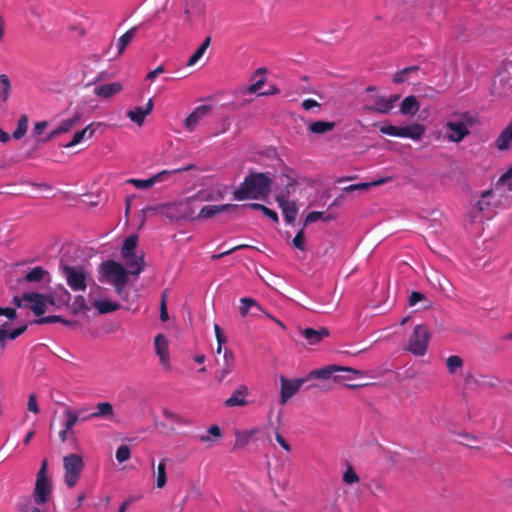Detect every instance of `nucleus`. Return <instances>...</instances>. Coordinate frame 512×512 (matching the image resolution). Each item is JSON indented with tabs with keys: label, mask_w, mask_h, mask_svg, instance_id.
<instances>
[{
	"label": "nucleus",
	"mask_w": 512,
	"mask_h": 512,
	"mask_svg": "<svg viewBox=\"0 0 512 512\" xmlns=\"http://www.w3.org/2000/svg\"><path fill=\"white\" fill-rule=\"evenodd\" d=\"M271 184L272 179L267 174L250 172L234 190L233 197L237 201L266 198L271 192Z\"/></svg>",
	"instance_id": "nucleus-1"
},
{
	"label": "nucleus",
	"mask_w": 512,
	"mask_h": 512,
	"mask_svg": "<svg viewBox=\"0 0 512 512\" xmlns=\"http://www.w3.org/2000/svg\"><path fill=\"white\" fill-rule=\"evenodd\" d=\"M475 124V118L469 112H453L449 115L444 128L446 139L452 143L462 142Z\"/></svg>",
	"instance_id": "nucleus-2"
},
{
	"label": "nucleus",
	"mask_w": 512,
	"mask_h": 512,
	"mask_svg": "<svg viewBox=\"0 0 512 512\" xmlns=\"http://www.w3.org/2000/svg\"><path fill=\"white\" fill-rule=\"evenodd\" d=\"M100 273L102 277H100L99 280H105L111 285L127 284L128 282V271L122 264L114 260H107L102 262L100 265Z\"/></svg>",
	"instance_id": "nucleus-3"
},
{
	"label": "nucleus",
	"mask_w": 512,
	"mask_h": 512,
	"mask_svg": "<svg viewBox=\"0 0 512 512\" xmlns=\"http://www.w3.org/2000/svg\"><path fill=\"white\" fill-rule=\"evenodd\" d=\"M48 461L44 459L36 476V483L33 492L34 502L44 504L48 501L51 492V481L47 477Z\"/></svg>",
	"instance_id": "nucleus-4"
},
{
	"label": "nucleus",
	"mask_w": 512,
	"mask_h": 512,
	"mask_svg": "<svg viewBox=\"0 0 512 512\" xmlns=\"http://www.w3.org/2000/svg\"><path fill=\"white\" fill-rule=\"evenodd\" d=\"M63 467L65 470V484L72 488L78 482L81 471L84 467L83 459L78 454H69L63 458Z\"/></svg>",
	"instance_id": "nucleus-5"
},
{
	"label": "nucleus",
	"mask_w": 512,
	"mask_h": 512,
	"mask_svg": "<svg viewBox=\"0 0 512 512\" xmlns=\"http://www.w3.org/2000/svg\"><path fill=\"white\" fill-rule=\"evenodd\" d=\"M430 333L424 325H417L408 340L407 350L416 356H423L427 351Z\"/></svg>",
	"instance_id": "nucleus-6"
},
{
	"label": "nucleus",
	"mask_w": 512,
	"mask_h": 512,
	"mask_svg": "<svg viewBox=\"0 0 512 512\" xmlns=\"http://www.w3.org/2000/svg\"><path fill=\"white\" fill-rule=\"evenodd\" d=\"M62 273L66 279L67 285L73 291H85L86 284V273L82 266H62Z\"/></svg>",
	"instance_id": "nucleus-7"
},
{
	"label": "nucleus",
	"mask_w": 512,
	"mask_h": 512,
	"mask_svg": "<svg viewBox=\"0 0 512 512\" xmlns=\"http://www.w3.org/2000/svg\"><path fill=\"white\" fill-rule=\"evenodd\" d=\"M191 168H193V165H189V166L183 167V168H177V169H174L173 171L163 170V171L155 174L154 176H152L149 179H129L127 182L132 184L137 189H147L158 182L164 181L167 178V176H169L172 173L188 171Z\"/></svg>",
	"instance_id": "nucleus-8"
},
{
	"label": "nucleus",
	"mask_w": 512,
	"mask_h": 512,
	"mask_svg": "<svg viewBox=\"0 0 512 512\" xmlns=\"http://www.w3.org/2000/svg\"><path fill=\"white\" fill-rule=\"evenodd\" d=\"M492 94L498 98L512 96V76L509 73H501L492 86Z\"/></svg>",
	"instance_id": "nucleus-9"
},
{
	"label": "nucleus",
	"mask_w": 512,
	"mask_h": 512,
	"mask_svg": "<svg viewBox=\"0 0 512 512\" xmlns=\"http://www.w3.org/2000/svg\"><path fill=\"white\" fill-rule=\"evenodd\" d=\"M399 98V95L390 96L389 98L378 96L375 97L372 104L365 105L364 109L368 112L388 114L393 109L395 103L399 100Z\"/></svg>",
	"instance_id": "nucleus-10"
},
{
	"label": "nucleus",
	"mask_w": 512,
	"mask_h": 512,
	"mask_svg": "<svg viewBox=\"0 0 512 512\" xmlns=\"http://www.w3.org/2000/svg\"><path fill=\"white\" fill-rule=\"evenodd\" d=\"M281 389H280V403L285 404L292 396H294L303 383L304 379L289 380L284 376L280 377Z\"/></svg>",
	"instance_id": "nucleus-11"
},
{
	"label": "nucleus",
	"mask_w": 512,
	"mask_h": 512,
	"mask_svg": "<svg viewBox=\"0 0 512 512\" xmlns=\"http://www.w3.org/2000/svg\"><path fill=\"white\" fill-rule=\"evenodd\" d=\"M154 346L161 365L164 369L169 370L171 368V364L167 338L163 334H157L154 338Z\"/></svg>",
	"instance_id": "nucleus-12"
},
{
	"label": "nucleus",
	"mask_w": 512,
	"mask_h": 512,
	"mask_svg": "<svg viewBox=\"0 0 512 512\" xmlns=\"http://www.w3.org/2000/svg\"><path fill=\"white\" fill-rule=\"evenodd\" d=\"M239 207L237 204L206 205L199 211L195 219H209L223 212L234 211Z\"/></svg>",
	"instance_id": "nucleus-13"
},
{
	"label": "nucleus",
	"mask_w": 512,
	"mask_h": 512,
	"mask_svg": "<svg viewBox=\"0 0 512 512\" xmlns=\"http://www.w3.org/2000/svg\"><path fill=\"white\" fill-rule=\"evenodd\" d=\"M211 107L209 105H200L196 107L192 113L185 119V127L188 131L192 132L199 124L201 119L209 114Z\"/></svg>",
	"instance_id": "nucleus-14"
},
{
	"label": "nucleus",
	"mask_w": 512,
	"mask_h": 512,
	"mask_svg": "<svg viewBox=\"0 0 512 512\" xmlns=\"http://www.w3.org/2000/svg\"><path fill=\"white\" fill-rule=\"evenodd\" d=\"M125 266L128 268V273L139 276L145 269L144 255H137L136 253L130 254L128 258H122Z\"/></svg>",
	"instance_id": "nucleus-15"
},
{
	"label": "nucleus",
	"mask_w": 512,
	"mask_h": 512,
	"mask_svg": "<svg viewBox=\"0 0 512 512\" xmlns=\"http://www.w3.org/2000/svg\"><path fill=\"white\" fill-rule=\"evenodd\" d=\"M276 201L281 208L285 221L287 223H292L296 219L298 213L296 203L285 199L284 196H276Z\"/></svg>",
	"instance_id": "nucleus-16"
},
{
	"label": "nucleus",
	"mask_w": 512,
	"mask_h": 512,
	"mask_svg": "<svg viewBox=\"0 0 512 512\" xmlns=\"http://www.w3.org/2000/svg\"><path fill=\"white\" fill-rule=\"evenodd\" d=\"M337 371H343L348 373H353L355 375H360V371L355 370L349 367H340L336 365L326 366L324 368L314 370L310 373V376L317 379H328L331 375Z\"/></svg>",
	"instance_id": "nucleus-17"
},
{
	"label": "nucleus",
	"mask_w": 512,
	"mask_h": 512,
	"mask_svg": "<svg viewBox=\"0 0 512 512\" xmlns=\"http://www.w3.org/2000/svg\"><path fill=\"white\" fill-rule=\"evenodd\" d=\"M99 124L91 123L82 130L74 133L70 142L64 145L65 148H71L80 144L84 139H91L96 132Z\"/></svg>",
	"instance_id": "nucleus-18"
},
{
	"label": "nucleus",
	"mask_w": 512,
	"mask_h": 512,
	"mask_svg": "<svg viewBox=\"0 0 512 512\" xmlns=\"http://www.w3.org/2000/svg\"><path fill=\"white\" fill-rule=\"evenodd\" d=\"M300 334L306 339L309 345H315L321 342L324 338L328 337L330 332L325 327H321L318 330L313 328H305L300 330Z\"/></svg>",
	"instance_id": "nucleus-19"
},
{
	"label": "nucleus",
	"mask_w": 512,
	"mask_h": 512,
	"mask_svg": "<svg viewBox=\"0 0 512 512\" xmlns=\"http://www.w3.org/2000/svg\"><path fill=\"white\" fill-rule=\"evenodd\" d=\"M45 295L39 293H25L23 294V300L31 302L30 309L36 316H41L46 311V305L44 301Z\"/></svg>",
	"instance_id": "nucleus-20"
},
{
	"label": "nucleus",
	"mask_w": 512,
	"mask_h": 512,
	"mask_svg": "<svg viewBox=\"0 0 512 512\" xmlns=\"http://www.w3.org/2000/svg\"><path fill=\"white\" fill-rule=\"evenodd\" d=\"M153 108L152 99H149L146 103L145 107H136L133 110H129L127 112V116L129 119L137 124L138 126H142L146 116H148Z\"/></svg>",
	"instance_id": "nucleus-21"
},
{
	"label": "nucleus",
	"mask_w": 512,
	"mask_h": 512,
	"mask_svg": "<svg viewBox=\"0 0 512 512\" xmlns=\"http://www.w3.org/2000/svg\"><path fill=\"white\" fill-rule=\"evenodd\" d=\"M79 120H80L79 114H75L71 118L62 120L60 122V124L49 133L47 140H51V139L59 136L60 134L67 133V132L71 131L72 128L78 124Z\"/></svg>",
	"instance_id": "nucleus-22"
},
{
	"label": "nucleus",
	"mask_w": 512,
	"mask_h": 512,
	"mask_svg": "<svg viewBox=\"0 0 512 512\" xmlns=\"http://www.w3.org/2000/svg\"><path fill=\"white\" fill-rule=\"evenodd\" d=\"M425 127L422 124L414 123L408 126L399 127V136L402 138H410L412 140H420L424 135Z\"/></svg>",
	"instance_id": "nucleus-23"
},
{
	"label": "nucleus",
	"mask_w": 512,
	"mask_h": 512,
	"mask_svg": "<svg viewBox=\"0 0 512 512\" xmlns=\"http://www.w3.org/2000/svg\"><path fill=\"white\" fill-rule=\"evenodd\" d=\"M248 388L244 385L239 386L232 395L225 401L227 407L245 406L247 404L246 396Z\"/></svg>",
	"instance_id": "nucleus-24"
},
{
	"label": "nucleus",
	"mask_w": 512,
	"mask_h": 512,
	"mask_svg": "<svg viewBox=\"0 0 512 512\" xmlns=\"http://www.w3.org/2000/svg\"><path fill=\"white\" fill-rule=\"evenodd\" d=\"M122 90V85L119 82H112L109 84L98 85L94 88V94L102 97L104 99H108L116 94H118Z\"/></svg>",
	"instance_id": "nucleus-25"
},
{
	"label": "nucleus",
	"mask_w": 512,
	"mask_h": 512,
	"mask_svg": "<svg viewBox=\"0 0 512 512\" xmlns=\"http://www.w3.org/2000/svg\"><path fill=\"white\" fill-rule=\"evenodd\" d=\"M7 323H4L0 326V345L2 348L5 347V340L8 338L10 340H14L20 335H22L27 330V325H22L18 328L11 330L10 332L7 330Z\"/></svg>",
	"instance_id": "nucleus-26"
},
{
	"label": "nucleus",
	"mask_w": 512,
	"mask_h": 512,
	"mask_svg": "<svg viewBox=\"0 0 512 512\" xmlns=\"http://www.w3.org/2000/svg\"><path fill=\"white\" fill-rule=\"evenodd\" d=\"M420 109V104L417 98L413 95L407 96L403 99L400 105V112L403 115H415Z\"/></svg>",
	"instance_id": "nucleus-27"
},
{
	"label": "nucleus",
	"mask_w": 512,
	"mask_h": 512,
	"mask_svg": "<svg viewBox=\"0 0 512 512\" xmlns=\"http://www.w3.org/2000/svg\"><path fill=\"white\" fill-rule=\"evenodd\" d=\"M493 190H487L482 192L480 199L475 204V209L480 214H488L491 212L492 203L491 198L493 197Z\"/></svg>",
	"instance_id": "nucleus-28"
},
{
	"label": "nucleus",
	"mask_w": 512,
	"mask_h": 512,
	"mask_svg": "<svg viewBox=\"0 0 512 512\" xmlns=\"http://www.w3.org/2000/svg\"><path fill=\"white\" fill-rule=\"evenodd\" d=\"M335 126H336L335 122L318 120V121L312 122L308 126V130L312 134L322 135V134L332 131L335 128Z\"/></svg>",
	"instance_id": "nucleus-29"
},
{
	"label": "nucleus",
	"mask_w": 512,
	"mask_h": 512,
	"mask_svg": "<svg viewBox=\"0 0 512 512\" xmlns=\"http://www.w3.org/2000/svg\"><path fill=\"white\" fill-rule=\"evenodd\" d=\"M387 181H388L387 178H381V179H378V180L372 181V182L351 184V185H348V186L344 187L342 189V191L344 193H351V192H354V191H367L371 187L385 184Z\"/></svg>",
	"instance_id": "nucleus-30"
},
{
	"label": "nucleus",
	"mask_w": 512,
	"mask_h": 512,
	"mask_svg": "<svg viewBox=\"0 0 512 512\" xmlns=\"http://www.w3.org/2000/svg\"><path fill=\"white\" fill-rule=\"evenodd\" d=\"M512 142V122L500 133L495 141V146L499 150H507Z\"/></svg>",
	"instance_id": "nucleus-31"
},
{
	"label": "nucleus",
	"mask_w": 512,
	"mask_h": 512,
	"mask_svg": "<svg viewBox=\"0 0 512 512\" xmlns=\"http://www.w3.org/2000/svg\"><path fill=\"white\" fill-rule=\"evenodd\" d=\"M257 432H258V429H256V428L247 430V431H236L234 446L238 447V448L246 447L251 442L253 436Z\"/></svg>",
	"instance_id": "nucleus-32"
},
{
	"label": "nucleus",
	"mask_w": 512,
	"mask_h": 512,
	"mask_svg": "<svg viewBox=\"0 0 512 512\" xmlns=\"http://www.w3.org/2000/svg\"><path fill=\"white\" fill-rule=\"evenodd\" d=\"M114 414L113 405L109 402H99L96 405V411L91 412L90 416L94 418H110Z\"/></svg>",
	"instance_id": "nucleus-33"
},
{
	"label": "nucleus",
	"mask_w": 512,
	"mask_h": 512,
	"mask_svg": "<svg viewBox=\"0 0 512 512\" xmlns=\"http://www.w3.org/2000/svg\"><path fill=\"white\" fill-rule=\"evenodd\" d=\"M93 306L99 312V314L111 313L117 311L120 308V304L118 302H113L110 300H95L93 302Z\"/></svg>",
	"instance_id": "nucleus-34"
},
{
	"label": "nucleus",
	"mask_w": 512,
	"mask_h": 512,
	"mask_svg": "<svg viewBox=\"0 0 512 512\" xmlns=\"http://www.w3.org/2000/svg\"><path fill=\"white\" fill-rule=\"evenodd\" d=\"M222 437V431L218 425H211L208 428L207 434L199 435L197 437L198 441L201 443H207L209 446H212L214 443V439H220Z\"/></svg>",
	"instance_id": "nucleus-35"
},
{
	"label": "nucleus",
	"mask_w": 512,
	"mask_h": 512,
	"mask_svg": "<svg viewBox=\"0 0 512 512\" xmlns=\"http://www.w3.org/2000/svg\"><path fill=\"white\" fill-rule=\"evenodd\" d=\"M138 244V236L136 234H132L128 236L122 245L121 248V257L128 258L130 254L135 253L136 247Z\"/></svg>",
	"instance_id": "nucleus-36"
},
{
	"label": "nucleus",
	"mask_w": 512,
	"mask_h": 512,
	"mask_svg": "<svg viewBox=\"0 0 512 512\" xmlns=\"http://www.w3.org/2000/svg\"><path fill=\"white\" fill-rule=\"evenodd\" d=\"M473 381L480 388H494L500 382L496 376L484 374L478 375Z\"/></svg>",
	"instance_id": "nucleus-37"
},
{
	"label": "nucleus",
	"mask_w": 512,
	"mask_h": 512,
	"mask_svg": "<svg viewBox=\"0 0 512 512\" xmlns=\"http://www.w3.org/2000/svg\"><path fill=\"white\" fill-rule=\"evenodd\" d=\"M167 216L172 220L188 216V206L186 204H173L168 206Z\"/></svg>",
	"instance_id": "nucleus-38"
},
{
	"label": "nucleus",
	"mask_w": 512,
	"mask_h": 512,
	"mask_svg": "<svg viewBox=\"0 0 512 512\" xmlns=\"http://www.w3.org/2000/svg\"><path fill=\"white\" fill-rule=\"evenodd\" d=\"M211 44V37L207 36L204 41L201 43V45L197 48V50L191 55V57L187 61V66H193L195 65L203 56L205 51L208 49V47Z\"/></svg>",
	"instance_id": "nucleus-39"
},
{
	"label": "nucleus",
	"mask_w": 512,
	"mask_h": 512,
	"mask_svg": "<svg viewBox=\"0 0 512 512\" xmlns=\"http://www.w3.org/2000/svg\"><path fill=\"white\" fill-rule=\"evenodd\" d=\"M166 463H167V459L163 458L160 460V462L157 465L156 487L158 489L164 488L167 484Z\"/></svg>",
	"instance_id": "nucleus-40"
},
{
	"label": "nucleus",
	"mask_w": 512,
	"mask_h": 512,
	"mask_svg": "<svg viewBox=\"0 0 512 512\" xmlns=\"http://www.w3.org/2000/svg\"><path fill=\"white\" fill-rule=\"evenodd\" d=\"M240 314L242 317H245L248 315L250 309H258L259 311H262V306L253 298L250 297H243L240 299Z\"/></svg>",
	"instance_id": "nucleus-41"
},
{
	"label": "nucleus",
	"mask_w": 512,
	"mask_h": 512,
	"mask_svg": "<svg viewBox=\"0 0 512 512\" xmlns=\"http://www.w3.org/2000/svg\"><path fill=\"white\" fill-rule=\"evenodd\" d=\"M241 207L243 208H250V209H253V210H260L262 211V214L266 215L268 218H270L273 222H278L279 221V218H278V214L276 211L262 205V204H259V203H250V204H245V205H242Z\"/></svg>",
	"instance_id": "nucleus-42"
},
{
	"label": "nucleus",
	"mask_w": 512,
	"mask_h": 512,
	"mask_svg": "<svg viewBox=\"0 0 512 512\" xmlns=\"http://www.w3.org/2000/svg\"><path fill=\"white\" fill-rule=\"evenodd\" d=\"M46 275H48V271L41 266H36L25 275L24 279L29 283L40 282Z\"/></svg>",
	"instance_id": "nucleus-43"
},
{
	"label": "nucleus",
	"mask_w": 512,
	"mask_h": 512,
	"mask_svg": "<svg viewBox=\"0 0 512 512\" xmlns=\"http://www.w3.org/2000/svg\"><path fill=\"white\" fill-rule=\"evenodd\" d=\"M136 27H132L129 30H127L118 40L117 48H118V54L121 55L125 48L128 46V44L131 42L133 37L136 33Z\"/></svg>",
	"instance_id": "nucleus-44"
},
{
	"label": "nucleus",
	"mask_w": 512,
	"mask_h": 512,
	"mask_svg": "<svg viewBox=\"0 0 512 512\" xmlns=\"http://www.w3.org/2000/svg\"><path fill=\"white\" fill-rule=\"evenodd\" d=\"M78 416L76 413H74L73 409L68 407L64 411V417L65 421L63 423V427L66 428V431H73V427L78 423L81 422L78 419Z\"/></svg>",
	"instance_id": "nucleus-45"
},
{
	"label": "nucleus",
	"mask_w": 512,
	"mask_h": 512,
	"mask_svg": "<svg viewBox=\"0 0 512 512\" xmlns=\"http://www.w3.org/2000/svg\"><path fill=\"white\" fill-rule=\"evenodd\" d=\"M11 93V82L6 74H0V98L6 102Z\"/></svg>",
	"instance_id": "nucleus-46"
},
{
	"label": "nucleus",
	"mask_w": 512,
	"mask_h": 512,
	"mask_svg": "<svg viewBox=\"0 0 512 512\" xmlns=\"http://www.w3.org/2000/svg\"><path fill=\"white\" fill-rule=\"evenodd\" d=\"M68 307L74 315L89 310V307L86 305L85 298L81 295H77Z\"/></svg>",
	"instance_id": "nucleus-47"
},
{
	"label": "nucleus",
	"mask_w": 512,
	"mask_h": 512,
	"mask_svg": "<svg viewBox=\"0 0 512 512\" xmlns=\"http://www.w3.org/2000/svg\"><path fill=\"white\" fill-rule=\"evenodd\" d=\"M463 365V360L458 355L449 356L446 360V366L450 374H455L456 371Z\"/></svg>",
	"instance_id": "nucleus-48"
},
{
	"label": "nucleus",
	"mask_w": 512,
	"mask_h": 512,
	"mask_svg": "<svg viewBox=\"0 0 512 512\" xmlns=\"http://www.w3.org/2000/svg\"><path fill=\"white\" fill-rule=\"evenodd\" d=\"M28 128V117L26 115H22L17 124L16 130L13 132V137L15 139H21L27 132Z\"/></svg>",
	"instance_id": "nucleus-49"
},
{
	"label": "nucleus",
	"mask_w": 512,
	"mask_h": 512,
	"mask_svg": "<svg viewBox=\"0 0 512 512\" xmlns=\"http://www.w3.org/2000/svg\"><path fill=\"white\" fill-rule=\"evenodd\" d=\"M55 299L62 305H69L71 301V294L70 292L64 288L63 286H60L54 293Z\"/></svg>",
	"instance_id": "nucleus-50"
},
{
	"label": "nucleus",
	"mask_w": 512,
	"mask_h": 512,
	"mask_svg": "<svg viewBox=\"0 0 512 512\" xmlns=\"http://www.w3.org/2000/svg\"><path fill=\"white\" fill-rule=\"evenodd\" d=\"M162 413H163L164 418L169 421L179 423V424H187V421L183 417H181L179 414H177L176 412H174L170 409L165 408V409H163Z\"/></svg>",
	"instance_id": "nucleus-51"
},
{
	"label": "nucleus",
	"mask_w": 512,
	"mask_h": 512,
	"mask_svg": "<svg viewBox=\"0 0 512 512\" xmlns=\"http://www.w3.org/2000/svg\"><path fill=\"white\" fill-rule=\"evenodd\" d=\"M115 456H116L117 461L120 463H123V462L129 460V458L131 456V450H130L129 446H127V445L119 446L116 451Z\"/></svg>",
	"instance_id": "nucleus-52"
},
{
	"label": "nucleus",
	"mask_w": 512,
	"mask_h": 512,
	"mask_svg": "<svg viewBox=\"0 0 512 512\" xmlns=\"http://www.w3.org/2000/svg\"><path fill=\"white\" fill-rule=\"evenodd\" d=\"M343 481L348 485L359 482V477L352 466L347 467L343 474Z\"/></svg>",
	"instance_id": "nucleus-53"
},
{
	"label": "nucleus",
	"mask_w": 512,
	"mask_h": 512,
	"mask_svg": "<svg viewBox=\"0 0 512 512\" xmlns=\"http://www.w3.org/2000/svg\"><path fill=\"white\" fill-rule=\"evenodd\" d=\"M246 248H251V246H250V245H247V244H240V245H237V246H235V247H233V248H231V249H229V250H226V251H224V252H222V253H219V254H213V255L211 256V259H212V260H219V259H221L222 257L227 256V255H230V254H232V253H233V252H235V251L242 250V249H246Z\"/></svg>",
	"instance_id": "nucleus-54"
},
{
	"label": "nucleus",
	"mask_w": 512,
	"mask_h": 512,
	"mask_svg": "<svg viewBox=\"0 0 512 512\" xmlns=\"http://www.w3.org/2000/svg\"><path fill=\"white\" fill-rule=\"evenodd\" d=\"M498 184H501L509 191H512V166L500 177Z\"/></svg>",
	"instance_id": "nucleus-55"
},
{
	"label": "nucleus",
	"mask_w": 512,
	"mask_h": 512,
	"mask_svg": "<svg viewBox=\"0 0 512 512\" xmlns=\"http://www.w3.org/2000/svg\"><path fill=\"white\" fill-rule=\"evenodd\" d=\"M323 215H324L323 212L312 211V212L308 213V215L306 216L304 224L308 225V224L314 223L320 219H324L326 221L331 219V217L324 218Z\"/></svg>",
	"instance_id": "nucleus-56"
},
{
	"label": "nucleus",
	"mask_w": 512,
	"mask_h": 512,
	"mask_svg": "<svg viewBox=\"0 0 512 512\" xmlns=\"http://www.w3.org/2000/svg\"><path fill=\"white\" fill-rule=\"evenodd\" d=\"M380 132L385 135L399 136V127L392 124L383 125L380 127Z\"/></svg>",
	"instance_id": "nucleus-57"
},
{
	"label": "nucleus",
	"mask_w": 512,
	"mask_h": 512,
	"mask_svg": "<svg viewBox=\"0 0 512 512\" xmlns=\"http://www.w3.org/2000/svg\"><path fill=\"white\" fill-rule=\"evenodd\" d=\"M62 321V317L61 316H58V315H51V316H45V317H41L39 319H36L33 321L34 324H46V323H57V322H61Z\"/></svg>",
	"instance_id": "nucleus-58"
},
{
	"label": "nucleus",
	"mask_w": 512,
	"mask_h": 512,
	"mask_svg": "<svg viewBox=\"0 0 512 512\" xmlns=\"http://www.w3.org/2000/svg\"><path fill=\"white\" fill-rule=\"evenodd\" d=\"M293 245L299 249L304 250L305 248V234L303 230H300L293 238Z\"/></svg>",
	"instance_id": "nucleus-59"
},
{
	"label": "nucleus",
	"mask_w": 512,
	"mask_h": 512,
	"mask_svg": "<svg viewBox=\"0 0 512 512\" xmlns=\"http://www.w3.org/2000/svg\"><path fill=\"white\" fill-rule=\"evenodd\" d=\"M27 409L28 411L38 414L40 409L37 403V397L35 394H30L28 397V403H27Z\"/></svg>",
	"instance_id": "nucleus-60"
},
{
	"label": "nucleus",
	"mask_w": 512,
	"mask_h": 512,
	"mask_svg": "<svg viewBox=\"0 0 512 512\" xmlns=\"http://www.w3.org/2000/svg\"><path fill=\"white\" fill-rule=\"evenodd\" d=\"M74 413H76L78 416V419L83 422L92 419V416H90L89 408L87 407H80L77 409H73Z\"/></svg>",
	"instance_id": "nucleus-61"
},
{
	"label": "nucleus",
	"mask_w": 512,
	"mask_h": 512,
	"mask_svg": "<svg viewBox=\"0 0 512 512\" xmlns=\"http://www.w3.org/2000/svg\"><path fill=\"white\" fill-rule=\"evenodd\" d=\"M235 367L233 366H229V365H226V364H223V367L221 368V370L219 371L218 375H217V380L219 383H221L227 375H229L230 373H232L234 371Z\"/></svg>",
	"instance_id": "nucleus-62"
},
{
	"label": "nucleus",
	"mask_w": 512,
	"mask_h": 512,
	"mask_svg": "<svg viewBox=\"0 0 512 512\" xmlns=\"http://www.w3.org/2000/svg\"><path fill=\"white\" fill-rule=\"evenodd\" d=\"M214 331L217 344L224 345L227 341L226 336L218 324H214Z\"/></svg>",
	"instance_id": "nucleus-63"
},
{
	"label": "nucleus",
	"mask_w": 512,
	"mask_h": 512,
	"mask_svg": "<svg viewBox=\"0 0 512 512\" xmlns=\"http://www.w3.org/2000/svg\"><path fill=\"white\" fill-rule=\"evenodd\" d=\"M223 361L224 363L223 364H226V365H231L233 367H235V356L233 354V352L229 349H224V352H223Z\"/></svg>",
	"instance_id": "nucleus-64"
}]
</instances>
